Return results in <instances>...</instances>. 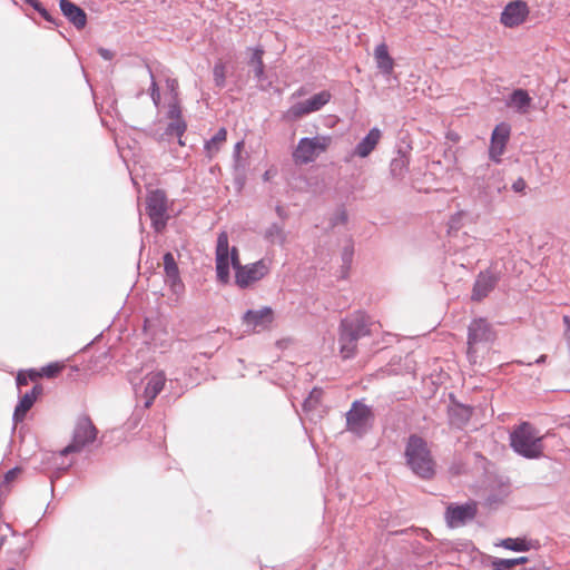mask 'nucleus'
Segmentation results:
<instances>
[{"label":"nucleus","mask_w":570,"mask_h":570,"mask_svg":"<svg viewBox=\"0 0 570 570\" xmlns=\"http://www.w3.org/2000/svg\"><path fill=\"white\" fill-rule=\"evenodd\" d=\"M493 560H495L497 562H499L500 566L505 567L509 570L515 568L517 566L524 564L529 561L527 557H519L512 559L493 558Z\"/></svg>","instance_id":"c9c22d12"},{"label":"nucleus","mask_w":570,"mask_h":570,"mask_svg":"<svg viewBox=\"0 0 570 570\" xmlns=\"http://www.w3.org/2000/svg\"><path fill=\"white\" fill-rule=\"evenodd\" d=\"M243 145L244 142L243 141H237L234 146V159H235V163L237 164L238 160H239V157H240V149L243 148Z\"/></svg>","instance_id":"49530a36"},{"label":"nucleus","mask_w":570,"mask_h":570,"mask_svg":"<svg viewBox=\"0 0 570 570\" xmlns=\"http://www.w3.org/2000/svg\"><path fill=\"white\" fill-rule=\"evenodd\" d=\"M269 261L262 258L255 263L243 265L235 274V284L245 289L259 282L269 273Z\"/></svg>","instance_id":"9b49d317"},{"label":"nucleus","mask_w":570,"mask_h":570,"mask_svg":"<svg viewBox=\"0 0 570 570\" xmlns=\"http://www.w3.org/2000/svg\"><path fill=\"white\" fill-rule=\"evenodd\" d=\"M228 263L234 268L235 274L243 266L239 261L238 249L236 247H233L230 250L228 249Z\"/></svg>","instance_id":"58836bf2"},{"label":"nucleus","mask_w":570,"mask_h":570,"mask_svg":"<svg viewBox=\"0 0 570 570\" xmlns=\"http://www.w3.org/2000/svg\"><path fill=\"white\" fill-rule=\"evenodd\" d=\"M242 321L243 324L253 330H256L257 327L265 328L273 321V309L268 306L261 309H247L244 313Z\"/></svg>","instance_id":"412c9836"},{"label":"nucleus","mask_w":570,"mask_h":570,"mask_svg":"<svg viewBox=\"0 0 570 570\" xmlns=\"http://www.w3.org/2000/svg\"><path fill=\"white\" fill-rule=\"evenodd\" d=\"M331 142V136L317 135L314 137H303L298 140L293 157L301 164L313 163L317 156L328 148Z\"/></svg>","instance_id":"1a4fd4ad"},{"label":"nucleus","mask_w":570,"mask_h":570,"mask_svg":"<svg viewBox=\"0 0 570 570\" xmlns=\"http://www.w3.org/2000/svg\"><path fill=\"white\" fill-rule=\"evenodd\" d=\"M148 72H149L150 80H151V82H150V88H149V90H150V97H151V100H153L154 105H155L156 107H158V106H159V104H160V91H159V87H158V85H157V82H156V80H155L154 73H153V71H151V69H150L149 67H148Z\"/></svg>","instance_id":"e433bc0d"},{"label":"nucleus","mask_w":570,"mask_h":570,"mask_svg":"<svg viewBox=\"0 0 570 570\" xmlns=\"http://www.w3.org/2000/svg\"><path fill=\"white\" fill-rule=\"evenodd\" d=\"M381 137V130L377 127H373L372 129H370L366 136L363 137L361 141H358L355 145L353 149V155L358 156L361 158L367 157L375 149Z\"/></svg>","instance_id":"393cba45"},{"label":"nucleus","mask_w":570,"mask_h":570,"mask_svg":"<svg viewBox=\"0 0 570 570\" xmlns=\"http://www.w3.org/2000/svg\"><path fill=\"white\" fill-rule=\"evenodd\" d=\"M511 127L507 122H500L495 126L491 134V140L489 146V157L497 164L501 163V156L503 155L507 144L510 138Z\"/></svg>","instance_id":"a211bd4d"},{"label":"nucleus","mask_w":570,"mask_h":570,"mask_svg":"<svg viewBox=\"0 0 570 570\" xmlns=\"http://www.w3.org/2000/svg\"><path fill=\"white\" fill-rule=\"evenodd\" d=\"M4 540H6V535L0 537V548H1V547H2V544L4 543Z\"/></svg>","instance_id":"864d4df0"},{"label":"nucleus","mask_w":570,"mask_h":570,"mask_svg":"<svg viewBox=\"0 0 570 570\" xmlns=\"http://www.w3.org/2000/svg\"><path fill=\"white\" fill-rule=\"evenodd\" d=\"M529 13L528 3L524 0H513L503 8L500 22L507 28L519 27L527 20Z\"/></svg>","instance_id":"dca6fc26"},{"label":"nucleus","mask_w":570,"mask_h":570,"mask_svg":"<svg viewBox=\"0 0 570 570\" xmlns=\"http://www.w3.org/2000/svg\"><path fill=\"white\" fill-rule=\"evenodd\" d=\"M98 53L105 60H111L114 58V52L106 48H99Z\"/></svg>","instance_id":"a18cd8bd"},{"label":"nucleus","mask_w":570,"mask_h":570,"mask_svg":"<svg viewBox=\"0 0 570 570\" xmlns=\"http://www.w3.org/2000/svg\"><path fill=\"white\" fill-rule=\"evenodd\" d=\"M166 87L171 94V100L178 101V81L175 78H167L166 79Z\"/></svg>","instance_id":"79ce46f5"},{"label":"nucleus","mask_w":570,"mask_h":570,"mask_svg":"<svg viewBox=\"0 0 570 570\" xmlns=\"http://www.w3.org/2000/svg\"><path fill=\"white\" fill-rule=\"evenodd\" d=\"M213 78H214V83L216 87H218L219 89L225 87V85H226V66L222 61L215 63V66L213 68Z\"/></svg>","instance_id":"72a5a7b5"},{"label":"nucleus","mask_w":570,"mask_h":570,"mask_svg":"<svg viewBox=\"0 0 570 570\" xmlns=\"http://www.w3.org/2000/svg\"><path fill=\"white\" fill-rule=\"evenodd\" d=\"M345 420L346 431L362 439L373 429L375 415L370 405L362 400H355L346 412Z\"/></svg>","instance_id":"39448f33"},{"label":"nucleus","mask_w":570,"mask_h":570,"mask_svg":"<svg viewBox=\"0 0 570 570\" xmlns=\"http://www.w3.org/2000/svg\"><path fill=\"white\" fill-rule=\"evenodd\" d=\"M59 8L63 17L78 30L87 24V13L71 0H59Z\"/></svg>","instance_id":"6ab92c4d"},{"label":"nucleus","mask_w":570,"mask_h":570,"mask_svg":"<svg viewBox=\"0 0 570 570\" xmlns=\"http://www.w3.org/2000/svg\"><path fill=\"white\" fill-rule=\"evenodd\" d=\"M166 117L168 119H170V121L168 122V125L165 128V135L178 137V144L184 146L185 142L181 140V137L184 136V134L187 129V122L183 118L181 107L179 105V101H176V100L169 101Z\"/></svg>","instance_id":"f3484780"},{"label":"nucleus","mask_w":570,"mask_h":570,"mask_svg":"<svg viewBox=\"0 0 570 570\" xmlns=\"http://www.w3.org/2000/svg\"><path fill=\"white\" fill-rule=\"evenodd\" d=\"M23 2L37 11L47 22L56 27L61 24V20L56 18L39 0H23Z\"/></svg>","instance_id":"7c9ffc66"},{"label":"nucleus","mask_w":570,"mask_h":570,"mask_svg":"<svg viewBox=\"0 0 570 570\" xmlns=\"http://www.w3.org/2000/svg\"><path fill=\"white\" fill-rule=\"evenodd\" d=\"M404 456L409 469L419 478L432 479L434 461L428 442L417 434H411L405 444Z\"/></svg>","instance_id":"7ed1b4c3"},{"label":"nucleus","mask_w":570,"mask_h":570,"mask_svg":"<svg viewBox=\"0 0 570 570\" xmlns=\"http://www.w3.org/2000/svg\"><path fill=\"white\" fill-rule=\"evenodd\" d=\"M322 395H323V390L314 387L309 392L308 396L304 400L303 409L305 411H308V410H312L313 407H315L321 402Z\"/></svg>","instance_id":"f704fd0d"},{"label":"nucleus","mask_w":570,"mask_h":570,"mask_svg":"<svg viewBox=\"0 0 570 570\" xmlns=\"http://www.w3.org/2000/svg\"><path fill=\"white\" fill-rule=\"evenodd\" d=\"M354 256V247L352 244L344 246L341 258H342V277H346Z\"/></svg>","instance_id":"473e14b6"},{"label":"nucleus","mask_w":570,"mask_h":570,"mask_svg":"<svg viewBox=\"0 0 570 570\" xmlns=\"http://www.w3.org/2000/svg\"><path fill=\"white\" fill-rule=\"evenodd\" d=\"M7 570H16V569H14V568H9V569H7Z\"/></svg>","instance_id":"6e6d98bb"},{"label":"nucleus","mask_w":570,"mask_h":570,"mask_svg":"<svg viewBox=\"0 0 570 570\" xmlns=\"http://www.w3.org/2000/svg\"><path fill=\"white\" fill-rule=\"evenodd\" d=\"M507 188L502 171L487 163L478 166L473 175V189L478 200L485 207H491Z\"/></svg>","instance_id":"f03ea898"},{"label":"nucleus","mask_w":570,"mask_h":570,"mask_svg":"<svg viewBox=\"0 0 570 570\" xmlns=\"http://www.w3.org/2000/svg\"><path fill=\"white\" fill-rule=\"evenodd\" d=\"M374 58L376 66L383 75H391L394 67L393 58L389 53L387 46L382 42L375 47Z\"/></svg>","instance_id":"cd10ccee"},{"label":"nucleus","mask_w":570,"mask_h":570,"mask_svg":"<svg viewBox=\"0 0 570 570\" xmlns=\"http://www.w3.org/2000/svg\"><path fill=\"white\" fill-rule=\"evenodd\" d=\"M164 271L167 277V282L174 293L183 292L185 286L180 278L178 265L174 255L170 252L164 254Z\"/></svg>","instance_id":"4be33fe9"},{"label":"nucleus","mask_w":570,"mask_h":570,"mask_svg":"<svg viewBox=\"0 0 570 570\" xmlns=\"http://www.w3.org/2000/svg\"><path fill=\"white\" fill-rule=\"evenodd\" d=\"M495 340V331L487 318H473L468 326V355L475 356L480 346L491 344Z\"/></svg>","instance_id":"6e6552de"},{"label":"nucleus","mask_w":570,"mask_h":570,"mask_svg":"<svg viewBox=\"0 0 570 570\" xmlns=\"http://www.w3.org/2000/svg\"><path fill=\"white\" fill-rule=\"evenodd\" d=\"M98 430L88 415L77 419L71 442L60 451L61 455H68L82 451L87 445L95 442Z\"/></svg>","instance_id":"423d86ee"},{"label":"nucleus","mask_w":570,"mask_h":570,"mask_svg":"<svg viewBox=\"0 0 570 570\" xmlns=\"http://www.w3.org/2000/svg\"><path fill=\"white\" fill-rule=\"evenodd\" d=\"M412 145L405 138H401L396 145V155L390 163V175L396 181H402L409 173Z\"/></svg>","instance_id":"ddd939ff"},{"label":"nucleus","mask_w":570,"mask_h":570,"mask_svg":"<svg viewBox=\"0 0 570 570\" xmlns=\"http://www.w3.org/2000/svg\"><path fill=\"white\" fill-rule=\"evenodd\" d=\"M531 97L525 89H514L507 99V106L513 108L518 114L528 112L531 106Z\"/></svg>","instance_id":"a878e982"},{"label":"nucleus","mask_w":570,"mask_h":570,"mask_svg":"<svg viewBox=\"0 0 570 570\" xmlns=\"http://www.w3.org/2000/svg\"><path fill=\"white\" fill-rule=\"evenodd\" d=\"M6 527L12 532V534H14V531L12 530V528L9 523H7Z\"/></svg>","instance_id":"5fc2aeb1"},{"label":"nucleus","mask_w":570,"mask_h":570,"mask_svg":"<svg viewBox=\"0 0 570 570\" xmlns=\"http://www.w3.org/2000/svg\"><path fill=\"white\" fill-rule=\"evenodd\" d=\"M42 393V386L36 384L31 391L27 392L23 396L20 397L13 415L12 420L14 423L22 422L28 413V411L33 406L37 397Z\"/></svg>","instance_id":"5701e85b"},{"label":"nucleus","mask_w":570,"mask_h":570,"mask_svg":"<svg viewBox=\"0 0 570 570\" xmlns=\"http://www.w3.org/2000/svg\"><path fill=\"white\" fill-rule=\"evenodd\" d=\"M166 382L164 372H155L146 376V385L144 389V407L151 406L156 396L163 391Z\"/></svg>","instance_id":"aec40b11"},{"label":"nucleus","mask_w":570,"mask_h":570,"mask_svg":"<svg viewBox=\"0 0 570 570\" xmlns=\"http://www.w3.org/2000/svg\"><path fill=\"white\" fill-rule=\"evenodd\" d=\"M347 222V214L345 210H342L332 222V225L345 224Z\"/></svg>","instance_id":"c03bdc74"},{"label":"nucleus","mask_w":570,"mask_h":570,"mask_svg":"<svg viewBox=\"0 0 570 570\" xmlns=\"http://www.w3.org/2000/svg\"><path fill=\"white\" fill-rule=\"evenodd\" d=\"M490 567H491V570H509L505 567L500 566L499 562H497L493 559L491 560Z\"/></svg>","instance_id":"8fccbe9b"},{"label":"nucleus","mask_w":570,"mask_h":570,"mask_svg":"<svg viewBox=\"0 0 570 570\" xmlns=\"http://www.w3.org/2000/svg\"><path fill=\"white\" fill-rule=\"evenodd\" d=\"M527 188V183L523 178H518L513 184H512V190L514 193H523Z\"/></svg>","instance_id":"37998d69"},{"label":"nucleus","mask_w":570,"mask_h":570,"mask_svg":"<svg viewBox=\"0 0 570 570\" xmlns=\"http://www.w3.org/2000/svg\"><path fill=\"white\" fill-rule=\"evenodd\" d=\"M507 550L523 552L531 549V541L527 538H507L500 543Z\"/></svg>","instance_id":"c756f323"},{"label":"nucleus","mask_w":570,"mask_h":570,"mask_svg":"<svg viewBox=\"0 0 570 570\" xmlns=\"http://www.w3.org/2000/svg\"><path fill=\"white\" fill-rule=\"evenodd\" d=\"M522 570H549L542 562H534L532 566L524 567Z\"/></svg>","instance_id":"de8ad7c7"},{"label":"nucleus","mask_w":570,"mask_h":570,"mask_svg":"<svg viewBox=\"0 0 570 570\" xmlns=\"http://www.w3.org/2000/svg\"><path fill=\"white\" fill-rule=\"evenodd\" d=\"M168 199L167 195L161 189H154L147 194L146 197V213L151 222V227L156 233H161L169 219L167 214Z\"/></svg>","instance_id":"0eeeda50"},{"label":"nucleus","mask_w":570,"mask_h":570,"mask_svg":"<svg viewBox=\"0 0 570 570\" xmlns=\"http://www.w3.org/2000/svg\"><path fill=\"white\" fill-rule=\"evenodd\" d=\"M227 130L226 128H219L216 134L205 142L206 156L212 159L220 149V145L226 140Z\"/></svg>","instance_id":"c85d7f7f"},{"label":"nucleus","mask_w":570,"mask_h":570,"mask_svg":"<svg viewBox=\"0 0 570 570\" xmlns=\"http://www.w3.org/2000/svg\"><path fill=\"white\" fill-rule=\"evenodd\" d=\"M546 361H547V355H546V354H542V355H540V356L534 361V363H535V364H543Z\"/></svg>","instance_id":"603ef678"},{"label":"nucleus","mask_w":570,"mask_h":570,"mask_svg":"<svg viewBox=\"0 0 570 570\" xmlns=\"http://www.w3.org/2000/svg\"><path fill=\"white\" fill-rule=\"evenodd\" d=\"M21 472V469L19 466H14L10 470H8L4 474L3 482L0 484V491H2L10 482H12L18 474Z\"/></svg>","instance_id":"ea45409f"},{"label":"nucleus","mask_w":570,"mask_h":570,"mask_svg":"<svg viewBox=\"0 0 570 570\" xmlns=\"http://www.w3.org/2000/svg\"><path fill=\"white\" fill-rule=\"evenodd\" d=\"M562 321L566 326V331H564V338H566L568 336V334L570 333V316L564 315Z\"/></svg>","instance_id":"09e8293b"},{"label":"nucleus","mask_w":570,"mask_h":570,"mask_svg":"<svg viewBox=\"0 0 570 570\" xmlns=\"http://www.w3.org/2000/svg\"><path fill=\"white\" fill-rule=\"evenodd\" d=\"M372 318L358 309L343 317L338 325V346L344 360L355 357L358 341L372 333Z\"/></svg>","instance_id":"f257e3e1"},{"label":"nucleus","mask_w":570,"mask_h":570,"mask_svg":"<svg viewBox=\"0 0 570 570\" xmlns=\"http://www.w3.org/2000/svg\"><path fill=\"white\" fill-rule=\"evenodd\" d=\"M510 446L525 459H539L543 454L542 438L529 422H522L510 433Z\"/></svg>","instance_id":"20e7f679"},{"label":"nucleus","mask_w":570,"mask_h":570,"mask_svg":"<svg viewBox=\"0 0 570 570\" xmlns=\"http://www.w3.org/2000/svg\"><path fill=\"white\" fill-rule=\"evenodd\" d=\"M250 51V57L248 59V65L253 67L254 78L258 82H263L266 80L265 66L263 62L264 48L262 46H257L255 48H248Z\"/></svg>","instance_id":"bb28decb"},{"label":"nucleus","mask_w":570,"mask_h":570,"mask_svg":"<svg viewBox=\"0 0 570 570\" xmlns=\"http://www.w3.org/2000/svg\"><path fill=\"white\" fill-rule=\"evenodd\" d=\"M501 277V273L494 267H489L478 274L471 294V299L481 302L497 286Z\"/></svg>","instance_id":"4468645a"},{"label":"nucleus","mask_w":570,"mask_h":570,"mask_svg":"<svg viewBox=\"0 0 570 570\" xmlns=\"http://www.w3.org/2000/svg\"><path fill=\"white\" fill-rule=\"evenodd\" d=\"M332 95L327 90H322L315 94L305 101H298L292 105L286 111V118L296 120L305 115L321 110L326 104L330 102Z\"/></svg>","instance_id":"f8f14e48"},{"label":"nucleus","mask_w":570,"mask_h":570,"mask_svg":"<svg viewBox=\"0 0 570 570\" xmlns=\"http://www.w3.org/2000/svg\"><path fill=\"white\" fill-rule=\"evenodd\" d=\"M215 261L217 281L222 285H227L230 282V274L228 263V236L226 232L218 234Z\"/></svg>","instance_id":"2eb2a0df"},{"label":"nucleus","mask_w":570,"mask_h":570,"mask_svg":"<svg viewBox=\"0 0 570 570\" xmlns=\"http://www.w3.org/2000/svg\"><path fill=\"white\" fill-rule=\"evenodd\" d=\"M473 414V407L459 402H454L448 409L449 423L456 429H463Z\"/></svg>","instance_id":"b1692460"},{"label":"nucleus","mask_w":570,"mask_h":570,"mask_svg":"<svg viewBox=\"0 0 570 570\" xmlns=\"http://www.w3.org/2000/svg\"><path fill=\"white\" fill-rule=\"evenodd\" d=\"M478 513V504L473 500L464 503H450L444 512V520L450 529H455L473 521Z\"/></svg>","instance_id":"9d476101"},{"label":"nucleus","mask_w":570,"mask_h":570,"mask_svg":"<svg viewBox=\"0 0 570 570\" xmlns=\"http://www.w3.org/2000/svg\"><path fill=\"white\" fill-rule=\"evenodd\" d=\"M275 210L281 218H283V219L286 218L287 214L282 206H276Z\"/></svg>","instance_id":"3c124183"},{"label":"nucleus","mask_w":570,"mask_h":570,"mask_svg":"<svg viewBox=\"0 0 570 570\" xmlns=\"http://www.w3.org/2000/svg\"><path fill=\"white\" fill-rule=\"evenodd\" d=\"M39 375L40 374L37 373L35 370H29L28 374H26L23 371H20L16 377L17 386H24L28 384L29 380H36Z\"/></svg>","instance_id":"4c0bfd02"},{"label":"nucleus","mask_w":570,"mask_h":570,"mask_svg":"<svg viewBox=\"0 0 570 570\" xmlns=\"http://www.w3.org/2000/svg\"><path fill=\"white\" fill-rule=\"evenodd\" d=\"M265 239L271 243H277L279 245H283L286 240V234L284 232V228L282 225L277 223H273L266 230H265Z\"/></svg>","instance_id":"2f4dec72"},{"label":"nucleus","mask_w":570,"mask_h":570,"mask_svg":"<svg viewBox=\"0 0 570 570\" xmlns=\"http://www.w3.org/2000/svg\"><path fill=\"white\" fill-rule=\"evenodd\" d=\"M61 370L58 363H50L41 368V375L46 377H55Z\"/></svg>","instance_id":"a19ab883"}]
</instances>
